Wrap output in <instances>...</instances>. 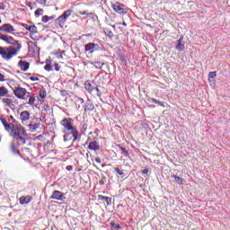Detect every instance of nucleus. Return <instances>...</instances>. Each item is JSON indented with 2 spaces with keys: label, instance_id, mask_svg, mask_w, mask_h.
Masks as SVG:
<instances>
[{
  "label": "nucleus",
  "instance_id": "nucleus-1",
  "mask_svg": "<svg viewBox=\"0 0 230 230\" xmlns=\"http://www.w3.org/2000/svg\"><path fill=\"white\" fill-rule=\"evenodd\" d=\"M0 121L4 125L5 132H9L10 137L13 138V142L17 145H26V138L19 134V130L15 129V124L8 123L6 119L0 117Z\"/></svg>",
  "mask_w": 230,
  "mask_h": 230
},
{
  "label": "nucleus",
  "instance_id": "nucleus-2",
  "mask_svg": "<svg viewBox=\"0 0 230 230\" xmlns=\"http://www.w3.org/2000/svg\"><path fill=\"white\" fill-rule=\"evenodd\" d=\"M21 48L22 46L18 45V48L10 47H1L0 46V57H2L3 60H12L13 57H16L17 53L21 51Z\"/></svg>",
  "mask_w": 230,
  "mask_h": 230
},
{
  "label": "nucleus",
  "instance_id": "nucleus-3",
  "mask_svg": "<svg viewBox=\"0 0 230 230\" xmlns=\"http://www.w3.org/2000/svg\"><path fill=\"white\" fill-rule=\"evenodd\" d=\"M13 94L16 96V98H19V100H28V105H34L35 103V97L34 95H30V93L26 90V88L23 87H16L13 90Z\"/></svg>",
  "mask_w": 230,
  "mask_h": 230
},
{
  "label": "nucleus",
  "instance_id": "nucleus-4",
  "mask_svg": "<svg viewBox=\"0 0 230 230\" xmlns=\"http://www.w3.org/2000/svg\"><path fill=\"white\" fill-rule=\"evenodd\" d=\"M63 132V140L65 143H67V141H71V139H73V143H75L78 139V136H80V132L76 128L70 130L65 129Z\"/></svg>",
  "mask_w": 230,
  "mask_h": 230
},
{
  "label": "nucleus",
  "instance_id": "nucleus-5",
  "mask_svg": "<svg viewBox=\"0 0 230 230\" xmlns=\"http://www.w3.org/2000/svg\"><path fill=\"white\" fill-rule=\"evenodd\" d=\"M0 40H3L6 44H11L12 46H14L13 48H19V46H22L21 43H19V40L13 39V37L7 34L0 35Z\"/></svg>",
  "mask_w": 230,
  "mask_h": 230
},
{
  "label": "nucleus",
  "instance_id": "nucleus-6",
  "mask_svg": "<svg viewBox=\"0 0 230 230\" xmlns=\"http://www.w3.org/2000/svg\"><path fill=\"white\" fill-rule=\"evenodd\" d=\"M19 146H21V144L12 141L9 146V152L12 155H14V157L18 156L21 157V159H23L22 154H21V150H19Z\"/></svg>",
  "mask_w": 230,
  "mask_h": 230
},
{
  "label": "nucleus",
  "instance_id": "nucleus-7",
  "mask_svg": "<svg viewBox=\"0 0 230 230\" xmlns=\"http://www.w3.org/2000/svg\"><path fill=\"white\" fill-rule=\"evenodd\" d=\"M111 7L114 12L119 13L120 15H125V13H127L128 12L127 8H125V4L119 2L113 4Z\"/></svg>",
  "mask_w": 230,
  "mask_h": 230
},
{
  "label": "nucleus",
  "instance_id": "nucleus-8",
  "mask_svg": "<svg viewBox=\"0 0 230 230\" xmlns=\"http://www.w3.org/2000/svg\"><path fill=\"white\" fill-rule=\"evenodd\" d=\"M73 119L65 118L60 121V125L66 128L65 130H75L76 127L73 126Z\"/></svg>",
  "mask_w": 230,
  "mask_h": 230
},
{
  "label": "nucleus",
  "instance_id": "nucleus-9",
  "mask_svg": "<svg viewBox=\"0 0 230 230\" xmlns=\"http://www.w3.org/2000/svg\"><path fill=\"white\" fill-rule=\"evenodd\" d=\"M98 49H100V45L93 42L87 43L84 46V51L86 53H89L90 55L93 54V52L94 51H98Z\"/></svg>",
  "mask_w": 230,
  "mask_h": 230
},
{
  "label": "nucleus",
  "instance_id": "nucleus-10",
  "mask_svg": "<svg viewBox=\"0 0 230 230\" xmlns=\"http://www.w3.org/2000/svg\"><path fill=\"white\" fill-rule=\"evenodd\" d=\"M50 199H53L54 200H61V202H64V200H66V193H63L60 190H54L50 196Z\"/></svg>",
  "mask_w": 230,
  "mask_h": 230
},
{
  "label": "nucleus",
  "instance_id": "nucleus-11",
  "mask_svg": "<svg viewBox=\"0 0 230 230\" xmlns=\"http://www.w3.org/2000/svg\"><path fill=\"white\" fill-rule=\"evenodd\" d=\"M184 36L180 37V39L176 41L175 49L177 51H183L184 50Z\"/></svg>",
  "mask_w": 230,
  "mask_h": 230
},
{
  "label": "nucleus",
  "instance_id": "nucleus-12",
  "mask_svg": "<svg viewBox=\"0 0 230 230\" xmlns=\"http://www.w3.org/2000/svg\"><path fill=\"white\" fill-rule=\"evenodd\" d=\"M18 67H20L22 71H28L30 69V62L26 60H20L18 62Z\"/></svg>",
  "mask_w": 230,
  "mask_h": 230
},
{
  "label": "nucleus",
  "instance_id": "nucleus-13",
  "mask_svg": "<svg viewBox=\"0 0 230 230\" xmlns=\"http://www.w3.org/2000/svg\"><path fill=\"white\" fill-rule=\"evenodd\" d=\"M84 112H92V111H94V104L91 100H87L84 106Z\"/></svg>",
  "mask_w": 230,
  "mask_h": 230
},
{
  "label": "nucleus",
  "instance_id": "nucleus-14",
  "mask_svg": "<svg viewBox=\"0 0 230 230\" xmlns=\"http://www.w3.org/2000/svg\"><path fill=\"white\" fill-rule=\"evenodd\" d=\"M22 26L25 28L30 33L35 34L37 33V26L35 25H29L28 23H22Z\"/></svg>",
  "mask_w": 230,
  "mask_h": 230
},
{
  "label": "nucleus",
  "instance_id": "nucleus-15",
  "mask_svg": "<svg viewBox=\"0 0 230 230\" xmlns=\"http://www.w3.org/2000/svg\"><path fill=\"white\" fill-rule=\"evenodd\" d=\"M20 204L24 205V204H30L31 202V200H33V197L32 196H22L20 198Z\"/></svg>",
  "mask_w": 230,
  "mask_h": 230
},
{
  "label": "nucleus",
  "instance_id": "nucleus-16",
  "mask_svg": "<svg viewBox=\"0 0 230 230\" xmlns=\"http://www.w3.org/2000/svg\"><path fill=\"white\" fill-rule=\"evenodd\" d=\"M14 130H18L20 136H23V137H28V133L26 132L24 127L14 125Z\"/></svg>",
  "mask_w": 230,
  "mask_h": 230
},
{
  "label": "nucleus",
  "instance_id": "nucleus-17",
  "mask_svg": "<svg viewBox=\"0 0 230 230\" xmlns=\"http://www.w3.org/2000/svg\"><path fill=\"white\" fill-rule=\"evenodd\" d=\"M13 31H15V28H13L12 24H4V33H13Z\"/></svg>",
  "mask_w": 230,
  "mask_h": 230
},
{
  "label": "nucleus",
  "instance_id": "nucleus-18",
  "mask_svg": "<svg viewBox=\"0 0 230 230\" xmlns=\"http://www.w3.org/2000/svg\"><path fill=\"white\" fill-rule=\"evenodd\" d=\"M98 200H105L107 206H112V198H109L107 196L99 195Z\"/></svg>",
  "mask_w": 230,
  "mask_h": 230
},
{
  "label": "nucleus",
  "instance_id": "nucleus-19",
  "mask_svg": "<svg viewBox=\"0 0 230 230\" xmlns=\"http://www.w3.org/2000/svg\"><path fill=\"white\" fill-rule=\"evenodd\" d=\"M99 148H100V145L98 144L97 141H92L88 146V149L93 150L94 152H96V150H98Z\"/></svg>",
  "mask_w": 230,
  "mask_h": 230
},
{
  "label": "nucleus",
  "instance_id": "nucleus-20",
  "mask_svg": "<svg viewBox=\"0 0 230 230\" xmlns=\"http://www.w3.org/2000/svg\"><path fill=\"white\" fill-rule=\"evenodd\" d=\"M216 78H217V71L208 73V82L210 84H215L217 82V80H215Z\"/></svg>",
  "mask_w": 230,
  "mask_h": 230
},
{
  "label": "nucleus",
  "instance_id": "nucleus-21",
  "mask_svg": "<svg viewBox=\"0 0 230 230\" xmlns=\"http://www.w3.org/2000/svg\"><path fill=\"white\" fill-rule=\"evenodd\" d=\"M22 121H28L30 119V111H24L20 114Z\"/></svg>",
  "mask_w": 230,
  "mask_h": 230
},
{
  "label": "nucleus",
  "instance_id": "nucleus-22",
  "mask_svg": "<svg viewBox=\"0 0 230 230\" xmlns=\"http://www.w3.org/2000/svg\"><path fill=\"white\" fill-rule=\"evenodd\" d=\"M103 33L104 35H107V37H109L110 39H112V37H114V32H112V31L109 28H103Z\"/></svg>",
  "mask_w": 230,
  "mask_h": 230
},
{
  "label": "nucleus",
  "instance_id": "nucleus-23",
  "mask_svg": "<svg viewBox=\"0 0 230 230\" xmlns=\"http://www.w3.org/2000/svg\"><path fill=\"white\" fill-rule=\"evenodd\" d=\"M172 179H174L175 182H177V184L182 185L184 184V180L179 176H177L176 174H172L171 176Z\"/></svg>",
  "mask_w": 230,
  "mask_h": 230
},
{
  "label": "nucleus",
  "instance_id": "nucleus-24",
  "mask_svg": "<svg viewBox=\"0 0 230 230\" xmlns=\"http://www.w3.org/2000/svg\"><path fill=\"white\" fill-rule=\"evenodd\" d=\"M67 20H65L61 15L56 19V22L57 24H58L59 26H64L66 24Z\"/></svg>",
  "mask_w": 230,
  "mask_h": 230
},
{
  "label": "nucleus",
  "instance_id": "nucleus-25",
  "mask_svg": "<svg viewBox=\"0 0 230 230\" xmlns=\"http://www.w3.org/2000/svg\"><path fill=\"white\" fill-rule=\"evenodd\" d=\"M84 88L88 91V93H93L94 91V86L89 82L84 83Z\"/></svg>",
  "mask_w": 230,
  "mask_h": 230
},
{
  "label": "nucleus",
  "instance_id": "nucleus-26",
  "mask_svg": "<svg viewBox=\"0 0 230 230\" xmlns=\"http://www.w3.org/2000/svg\"><path fill=\"white\" fill-rule=\"evenodd\" d=\"M8 94V89L4 86H0V98H3Z\"/></svg>",
  "mask_w": 230,
  "mask_h": 230
},
{
  "label": "nucleus",
  "instance_id": "nucleus-27",
  "mask_svg": "<svg viewBox=\"0 0 230 230\" xmlns=\"http://www.w3.org/2000/svg\"><path fill=\"white\" fill-rule=\"evenodd\" d=\"M40 127V124H39V123L30 124L29 129L31 132H35V130H37V128H39Z\"/></svg>",
  "mask_w": 230,
  "mask_h": 230
},
{
  "label": "nucleus",
  "instance_id": "nucleus-28",
  "mask_svg": "<svg viewBox=\"0 0 230 230\" xmlns=\"http://www.w3.org/2000/svg\"><path fill=\"white\" fill-rule=\"evenodd\" d=\"M119 60L121 62V65L122 66H127V57H125V55H122V54H120L119 56Z\"/></svg>",
  "mask_w": 230,
  "mask_h": 230
},
{
  "label": "nucleus",
  "instance_id": "nucleus-29",
  "mask_svg": "<svg viewBox=\"0 0 230 230\" xmlns=\"http://www.w3.org/2000/svg\"><path fill=\"white\" fill-rule=\"evenodd\" d=\"M118 147H119V150H121V152L124 154L125 157H128V150H127V148H125L121 145H119Z\"/></svg>",
  "mask_w": 230,
  "mask_h": 230
},
{
  "label": "nucleus",
  "instance_id": "nucleus-30",
  "mask_svg": "<svg viewBox=\"0 0 230 230\" xmlns=\"http://www.w3.org/2000/svg\"><path fill=\"white\" fill-rule=\"evenodd\" d=\"M71 12H72V11H71L70 9L65 11V12L63 13V14H61V17H63L65 20L67 21V18H69V17L71 16Z\"/></svg>",
  "mask_w": 230,
  "mask_h": 230
},
{
  "label": "nucleus",
  "instance_id": "nucleus-31",
  "mask_svg": "<svg viewBox=\"0 0 230 230\" xmlns=\"http://www.w3.org/2000/svg\"><path fill=\"white\" fill-rule=\"evenodd\" d=\"M93 66H94L95 69H102V67H103V66H105V63H102L100 61H95L93 63Z\"/></svg>",
  "mask_w": 230,
  "mask_h": 230
},
{
  "label": "nucleus",
  "instance_id": "nucleus-32",
  "mask_svg": "<svg viewBox=\"0 0 230 230\" xmlns=\"http://www.w3.org/2000/svg\"><path fill=\"white\" fill-rule=\"evenodd\" d=\"M150 102H151V103H155L156 105H159L160 107H164V103H163L162 102H160L156 99L151 98Z\"/></svg>",
  "mask_w": 230,
  "mask_h": 230
},
{
  "label": "nucleus",
  "instance_id": "nucleus-33",
  "mask_svg": "<svg viewBox=\"0 0 230 230\" xmlns=\"http://www.w3.org/2000/svg\"><path fill=\"white\" fill-rule=\"evenodd\" d=\"M44 13V9L42 8H38L35 13L34 15H36V17H40V15H42Z\"/></svg>",
  "mask_w": 230,
  "mask_h": 230
},
{
  "label": "nucleus",
  "instance_id": "nucleus-34",
  "mask_svg": "<svg viewBox=\"0 0 230 230\" xmlns=\"http://www.w3.org/2000/svg\"><path fill=\"white\" fill-rule=\"evenodd\" d=\"M2 102L6 105V107H10V105H12V100L10 98H4Z\"/></svg>",
  "mask_w": 230,
  "mask_h": 230
},
{
  "label": "nucleus",
  "instance_id": "nucleus-35",
  "mask_svg": "<svg viewBox=\"0 0 230 230\" xmlns=\"http://www.w3.org/2000/svg\"><path fill=\"white\" fill-rule=\"evenodd\" d=\"M111 230H119V229H121V226L116 225V223H114V222L111 223Z\"/></svg>",
  "mask_w": 230,
  "mask_h": 230
},
{
  "label": "nucleus",
  "instance_id": "nucleus-36",
  "mask_svg": "<svg viewBox=\"0 0 230 230\" xmlns=\"http://www.w3.org/2000/svg\"><path fill=\"white\" fill-rule=\"evenodd\" d=\"M36 76H31L30 77V80L31 82H39L40 79L38 77L39 76V74H34Z\"/></svg>",
  "mask_w": 230,
  "mask_h": 230
},
{
  "label": "nucleus",
  "instance_id": "nucleus-37",
  "mask_svg": "<svg viewBox=\"0 0 230 230\" xmlns=\"http://www.w3.org/2000/svg\"><path fill=\"white\" fill-rule=\"evenodd\" d=\"M48 94L46 93L45 90H40V98H41V100H44V98H46Z\"/></svg>",
  "mask_w": 230,
  "mask_h": 230
},
{
  "label": "nucleus",
  "instance_id": "nucleus-38",
  "mask_svg": "<svg viewBox=\"0 0 230 230\" xmlns=\"http://www.w3.org/2000/svg\"><path fill=\"white\" fill-rule=\"evenodd\" d=\"M45 71H53V67H51V64H46L44 66Z\"/></svg>",
  "mask_w": 230,
  "mask_h": 230
},
{
  "label": "nucleus",
  "instance_id": "nucleus-39",
  "mask_svg": "<svg viewBox=\"0 0 230 230\" xmlns=\"http://www.w3.org/2000/svg\"><path fill=\"white\" fill-rule=\"evenodd\" d=\"M114 171L116 172V173H118V175H123L124 174L123 170H120L118 167H115Z\"/></svg>",
  "mask_w": 230,
  "mask_h": 230
},
{
  "label": "nucleus",
  "instance_id": "nucleus-40",
  "mask_svg": "<svg viewBox=\"0 0 230 230\" xmlns=\"http://www.w3.org/2000/svg\"><path fill=\"white\" fill-rule=\"evenodd\" d=\"M42 22H49V16L44 15L41 19Z\"/></svg>",
  "mask_w": 230,
  "mask_h": 230
},
{
  "label": "nucleus",
  "instance_id": "nucleus-41",
  "mask_svg": "<svg viewBox=\"0 0 230 230\" xmlns=\"http://www.w3.org/2000/svg\"><path fill=\"white\" fill-rule=\"evenodd\" d=\"M37 3L39 4H43L44 6H46V3H48V0H37Z\"/></svg>",
  "mask_w": 230,
  "mask_h": 230
},
{
  "label": "nucleus",
  "instance_id": "nucleus-42",
  "mask_svg": "<svg viewBox=\"0 0 230 230\" xmlns=\"http://www.w3.org/2000/svg\"><path fill=\"white\" fill-rule=\"evenodd\" d=\"M54 69H55V71H60V65L58 63H55Z\"/></svg>",
  "mask_w": 230,
  "mask_h": 230
},
{
  "label": "nucleus",
  "instance_id": "nucleus-43",
  "mask_svg": "<svg viewBox=\"0 0 230 230\" xmlns=\"http://www.w3.org/2000/svg\"><path fill=\"white\" fill-rule=\"evenodd\" d=\"M95 163L102 164V158H100V156L95 157Z\"/></svg>",
  "mask_w": 230,
  "mask_h": 230
},
{
  "label": "nucleus",
  "instance_id": "nucleus-44",
  "mask_svg": "<svg viewBox=\"0 0 230 230\" xmlns=\"http://www.w3.org/2000/svg\"><path fill=\"white\" fill-rule=\"evenodd\" d=\"M81 15H93V13H87V12L84 11L80 13Z\"/></svg>",
  "mask_w": 230,
  "mask_h": 230
},
{
  "label": "nucleus",
  "instance_id": "nucleus-45",
  "mask_svg": "<svg viewBox=\"0 0 230 230\" xmlns=\"http://www.w3.org/2000/svg\"><path fill=\"white\" fill-rule=\"evenodd\" d=\"M141 172H142L144 175H148V168H146V169L142 170Z\"/></svg>",
  "mask_w": 230,
  "mask_h": 230
},
{
  "label": "nucleus",
  "instance_id": "nucleus-46",
  "mask_svg": "<svg viewBox=\"0 0 230 230\" xmlns=\"http://www.w3.org/2000/svg\"><path fill=\"white\" fill-rule=\"evenodd\" d=\"M6 79H4V75L0 73V82H5Z\"/></svg>",
  "mask_w": 230,
  "mask_h": 230
},
{
  "label": "nucleus",
  "instance_id": "nucleus-47",
  "mask_svg": "<svg viewBox=\"0 0 230 230\" xmlns=\"http://www.w3.org/2000/svg\"><path fill=\"white\" fill-rule=\"evenodd\" d=\"M66 170H67V172H72L73 171V165H67L66 167Z\"/></svg>",
  "mask_w": 230,
  "mask_h": 230
},
{
  "label": "nucleus",
  "instance_id": "nucleus-48",
  "mask_svg": "<svg viewBox=\"0 0 230 230\" xmlns=\"http://www.w3.org/2000/svg\"><path fill=\"white\" fill-rule=\"evenodd\" d=\"M99 184H100L101 186H103V184H105V177H103L102 180H101V181H99Z\"/></svg>",
  "mask_w": 230,
  "mask_h": 230
},
{
  "label": "nucleus",
  "instance_id": "nucleus-49",
  "mask_svg": "<svg viewBox=\"0 0 230 230\" xmlns=\"http://www.w3.org/2000/svg\"><path fill=\"white\" fill-rule=\"evenodd\" d=\"M45 111H46V112L51 111V107L49 105H46L45 106Z\"/></svg>",
  "mask_w": 230,
  "mask_h": 230
},
{
  "label": "nucleus",
  "instance_id": "nucleus-50",
  "mask_svg": "<svg viewBox=\"0 0 230 230\" xmlns=\"http://www.w3.org/2000/svg\"><path fill=\"white\" fill-rule=\"evenodd\" d=\"M26 5H27L29 8H31V10L33 8V7L31 6V2H26Z\"/></svg>",
  "mask_w": 230,
  "mask_h": 230
},
{
  "label": "nucleus",
  "instance_id": "nucleus-51",
  "mask_svg": "<svg viewBox=\"0 0 230 230\" xmlns=\"http://www.w3.org/2000/svg\"><path fill=\"white\" fill-rule=\"evenodd\" d=\"M10 119L13 120V123H15L17 125V119H15L13 116H10Z\"/></svg>",
  "mask_w": 230,
  "mask_h": 230
},
{
  "label": "nucleus",
  "instance_id": "nucleus-52",
  "mask_svg": "<svg viewBox=\"0 0 230 230\" xmlns=\"http://www.w3.org/2000/svg\"><path fill=\"white\" fill-rule=\"evenodd\" d=\"M55 17H57V15L49 16V21H53V19H55Z\"/></svg>",
  "mask_w": 230,
  "mask_h": 230
},
{
  "label": "nucleus",
  "instance_id": "nucleus-53",
  "mask_svg": "<svg viewBox=\"0 0 230 230\" xmlns=\"http://www.w3.org/2000/svg\"><path fill=\"white\" fill-rule=\"evenodd\" d=\"M93 91H96L97 93H100V89H98V87L93 86Z\"/></svg>",
  "mask_w": 230,
  "mask_h": 230
},
{
  "label": "nucleus",
  "instance_id": "nucleus-54",
  "mask_svg": "<svg viewBox=\"0 0 230 230\" xmlns=\"http://www.w3.org/2000/svg\"><path fill=\"white\" fill-rule=\"evenodd\" d=\"M0 31H4V25H2V26L0 27Z\"/></svg>",
  "mask_w": 230,
  "mask_h": 230
},
{
  "label": "nucleus",
  "instance_id": "nucleus-55",
  "mask_svg": "<svg viewBox=\"0 0 230 230\" xmlns=\"http://www.w3.org/2000/svg\"><path fill=\"white\" fill-rule=\"evenodd\" d=\"M93 21H96V19H98V16L97 15H93Z\"/></svg>",
  "mask_w": 230,
  "mask_h": 230
},
{
  "label": "nucleus",
  "instance_id": "nucleus-56",
  "mask_svg": "<svg viewBox=\"0 0 230 230\" xmlns=\"http://www.w3.org/2000/svg\"><path fill=\"white\" fill-rule=\"evenodd\" d=\"M0 10H4V7L0 4Z\"/></svg>",
  "mask_w": 230,
  "mask_h": 230
},
{
  "label": "nucleus",
  "instance_id": "nucleus-57",
  "mask_svg": "<svg viewBox=\"0 0 230 230\" xmlns=\"http://www.w3.org/2000/svg\"><path fill=\"white\" fill-rule=\"evenodd\" d=\"M122 26H127V23H126V22H123V23H122Z\"/></svg>",
  "mask_w": 230,
  "mask_h": 230
},
{
  "label": "nucleus",
  "instance_id": "nucleus-58",
  "mask_svg": "<svg viewBox=\"0 0 230 230\" xmlns=\"http://www.w3.org/2000/svg\"><path fill=\"white\" fill-rule=\"evenodd\" d=\"M26 75H27V76H31V74H30V73H29V74H26Z\"/></svg>",
  "mask_w": 230,
  "mask_h": 230
},
{
  "label": "nucleus",
  "instance_id": "nucleus-59",
  "mask_svg": "<svg viewBox=\"0 0 230 230\" xmlns=\"http://www.w3.org/2000/svg\"><path fill=\"white\" fill-rule=\"evenodd\" d=\"M81 102L84 103V99H81Z\"/></svg>",
  "mask_w": 230,
  "mask_h": 230
},
{
  "label": "nucleus",
  "instance_id": "nucleus-60",
  "mask_svg": "<svg viewBox=\"0 0 230 230\" xmlns=\"http://www.w3.org/2000/svg\"><path fill=\"white\" fill-rule=\"evenodd\" d=\"M1 22H3V21L0 19V24H1Z\"/></svg>",
  "mask_w": 230,
  "mask_h": 230
},
{
  "label": "nucleus",
  "instance_id": "nucleus-61",
  "mask_svg": "<svg viewBox=\"0 0 230 230\" xmlns=\"http://www.w3.org/2000/svg\"><path fill=\"white\" fill-rule=\"evenodd\" d=\"M112 28H116V26H115V25H112Z\"/></svg>",
  "mask_w": 230,
  "mask_h": 230
},
{
  "label": "nucleus",
  "instance_id": "nucleus-62",
  "mask_svg": "<svg viewBox=\"0 0 230 230\" xmlns=\"http://www.w3.org/2000/svg\"><path fill=\"white\" fill-rule=\"evenodd\" d=\"M71 146H73V143H72V145L69 146V148H71Z\"/></svg>",
  "mask_w": 230,
  "mask_h": 230
}]
</instances>
